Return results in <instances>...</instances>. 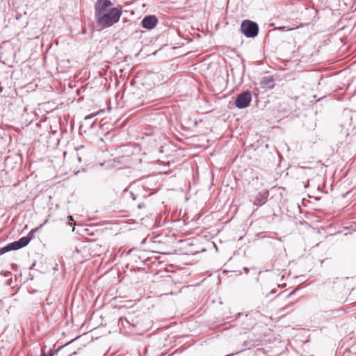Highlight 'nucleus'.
Returning a JSON list of instances; mask_svg holds the SVG:
<instances>
[{
  "instance_id": "0eeeda50",
  "label": "nucleus",
  "mask_w": 356,
  "mask_h": 356,
  "mask_svg": "<svg viewBox=\"0 0 356 356\" xmlns=\"http://www.w3.org/2000/svg\"><path fill=\"white\" fill-rule=\"evenodd\" d=\"M268 192L266 191L264 193H258L252 200V202L256 206H262L266 202L268 197Z\"/></svg>"
},
{
  "instance_id": "ddd939ff",
  "label": "nucleus",
  "mask_w": 356,
  "mask_h": 356,
  "mask_svg": "<svg viewBox=\"0 0 356 356\" xmlns=\"http://www.w3.org/2000/svg\"><path fill=\"white\" fill-rule=\"evenodd\" d=\"M95 115L86 116V117L85 118V120H90V119L92 118Z\"/></svg>"
},
{
  "instance_id": "9b49d317",
  "label": "nucleus",
  "mask_w": 356,
  "mask_h": 356,
  "mask_svg": "<svg viewBox=\"0 0 356 356\" xmlns=\"http://www.w3.org/2000/svg\"><path fill=\"white\" fill-rule=\"evenodd\" d=\"M277 29L281 30V31H291V30L294 29V28H289L288 26H280L277 28Z\"/></svg>"
},
{
  "instance_id": "39448f33",
  "label": "nucleus",
  "mask_w": 356,
  "mask_h": 356,
  "mask_svg": "<svg viewBox=\"0 0 356 356\" xmlns=\"http://www.w3.org/2000/svg\"><path fill=\"white\" fill-rule=\"evenodd\" d=\"M158 23V19L154 15H147L142 20L143 28L151 30L154 29Z\"/></svg>"
},
{
  "instance_id": "20e7f679",
  "label": "nucleus",
  "mask_w": 356,
  "mask_h": 356,
  "mask_svg": "<svg viewBox=\"0 0 356 356\" xmlns=\"http://www.w3.org/2000/svg\"><path fill=\"white\" fill-rule=\"evenodd\" d=\"M47 220H46L40 227L32 230L27 236H23L20 238L19 240L13 242V244L14 245L15 247V250H17L26 246L33 238V234L31 233L41 228L44 224L47 222Z\"/></svg>"
},
{
  "instance_id": "f3484780",
  "label": "nucleus",
  "mask_w": 356,
  "mask_h": 356,
  "mask_svg": "<svg viewBox=\"0 0 356 356\" xmlns=\"http://www.w3.org/2000/svg\"><path fill=\"white\" fill-rule=\"evenodd\" d=\"M131 197H132L133 200H135L134 195L132 193H131Z\"/></svg>"
},
{
  "instance_id": "9d476101",
  "label": "nucleus",
  "mask_w": 356,
  "mask_h": 356,
  "mask_svg": "<svg viewBox=\"0 0 356 356\" xmlns=\"http://www.w3.org/2000/svg\"><path fill=\"white\" fill-rule=\"evenodd\" d=\"M300 289V286H298L296 288H295V289H294L291 292H290V293L288 294L287 297H288V298L291 297V296H293V294H295V293H296V291H297L298 290H299Z\"/></svg>"
},
{
  "instance_id": "f257e3e1",
  "label": "nucleus",
  "mask_w": 356,
  "mask_h": 356,
  "mask_svg": "<svg viewBox=\"0 0 356 356\" xmlns=\"http://www.w3.org/2000/svg\"><path fill=\"white\" fill-rule=\"evenodd\" d=\"M110 0H97L95 4L96 22L102 29L108 28L119 22L122 13L121 8L113 7Z\"/></svg>"
},
{
  "instance_id": "a211bd4d",
  "label": "nucleus",
  "mask_w": 356,
  "mask_h": 356,
  "mask_svg": "<svg viewBox=\"0 0 356 356\" xmlns=\"http://www.w3.org/2000/svg\"><path fill=\"white\" fill-rule=\"evenodd\" d=\"M34 266H35V264H33L31 266V268H33L34 267Z\"/></svg>"
},
{
  "instance_id": "423d86ee",
  "label": "nucleus",
  "mask_w": 356,
  "mask_h": 356,
  "mask_svg": "<svg viewBox=\"0 0 356 356\" xmlns=\"http://www.w3.org/2000/svg\"><path fill=\"white\" fill-rule=\"evenodd\" d=\"M132 159L129 156H122L115 159L119 165L120 168H131Z\"/></svg>"
},
{
  "instance_id": "6e6552de",
  "label": "nucleus",
  "mask_w": 356,
  "mask_h": 356,
  "mask_svg": "<svg viewBox=\"0 0 356 356\" xmlns=\"http://www.w3.org/2000/svg\"><path fill=\"white\" fill-rule=\"evenodd\" d=\"M261 84L263 88L271 89L274 88V79L271 76H265L263 78Z\"/></svg>"
},
{
  "instance_id": "7ed1b4c3",
  "label": "nucleus",
  "mask_w": 356,
  "mask_h": 356,
  "mask_svg": "<svg viewBox=\"0 0 356 356\" xmlns=\"http://www.w3.org/2000/svg\"><path fill=\"white\" fill-rule=\"evenodd\" d=\"M251 100V92L250 91H244L236 97L235 100V106L240 109L245 108L250 105Z\"/></svg>"
},
{
  "instance_id": "f8f14e48",
  "label": "nucleus",
  "mask_w": 356,
  "mask_h": 356,
  "mask_svg": "<svg viewBox=\"0 0 356 356\" xmlns=\"http://www.w3.org/2000/svg\"><path fill=\"white\" fill-rule=\"evenodd\" d=\"M41 356H47V355H46V354L44 353H42ZM48 356H53V353H52L51 350L49 351Z\"/></svg>"
},
{
  "instance_id": "f03ea898",
  "label": "nucleus",
  "mask_w": 356,
  "mask_h": 356,
  "mask_svg": "<svg viewBox=\"0 0 356 356\" xmlns=\"http://www.w3.org/2000/svg\"><path fill=\"white\" fill-rule=\"evenodd\" d=\"M241 31L245 37L254 38L258 35L259 26L253 21L245 19L241 23Z\"/></svg>"
},
{
  "instance_id": "1a4fd4ad",
  "label": "nucleus",
  "mask_w": 356,
  "mask_h": 356,
  "mask_svg": "<svg viewBox=\"0 0 356 356\" xmlns=\"http://www.w3.org/2000/svg\"><path fill=\"white\" fill-rule=\"evenodd\" d=\"M10 250H15L14 245L13 244V242L10 243H8L6 246H4L0 249V255L3 254L6 252H8Z\"/></svg>"
},
{
  "instance_id": "2eb2a0df",
  "label": "nucleus",
  "mask_w": 356,
  "mask_h": 356,
  "mask_svg": "<svg viewBox=\"0 0 356 356\" xmlns=\"http://www.w3.org/2000/svg\"><path fill=\"white\" fill-rule=\"evenodd\" d=\"M68 218H69L70 220H72V221L74 220V219H73L72 216H68Z\"/></svg>"
},
{
  "instance_id": "4468645a",
  "label": "nucleus",
  "mask_w": 356,
  "mask_h": 356,
  "mask_svg": "<svg viewBox=\"0 0 356 356\" xmlns=\"http://www.w3.org/2000/svg\"><path fill=\"white\" fill-rule=\"evenodd\" d=\"M276 293V290L273 289V290H271V291L270 292L269 294H273V293Z\"/></svg>"
},
{
  "instance_id": "dca6fc26",
  "label": "nucleus",
  "mask_w": 356,
  "mask_h": 356,
  "mask_svg": "<svg viewBox=\"0 0 356 356\" xmlns=\"http://www.w3.org/2000/svg\"><path fill=\"white\" fill-rule=\"evenodd\" d=\"M16 267H17V264H12V268H15Z\"/></svg>"
}]
</instances>
